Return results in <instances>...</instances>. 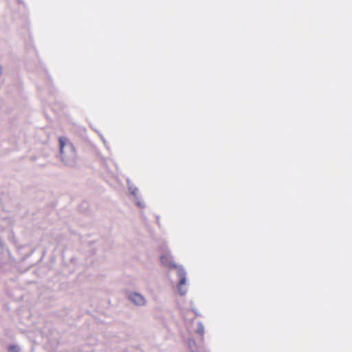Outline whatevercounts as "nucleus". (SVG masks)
I'll list each match as a JSON object with an SVG mask.
<instances>
[{
	"label": "nucleus",
	"instance_id": "nucleus-1",
	"mask_svg": "<svg viewBox=\"0 0 352 352\" xmlns=\"http://www.w3.org/2000/svg\"><path fill=\"white\" fill-rule=\"evenodd\" d=\"M130 299L137 305H143L145 303V300L142 296L139 294H133L130 296Z\"/></svg>",
	"mask_w": 352,
	"mask_h": 352
},
{
	"label": "nucleus",
	"instance_id": "nucleus-4",
	"mask_svg": "<svg viewBox=\"0 0 352 352\" xmlns=\"http://www.w3.org/2000/svg\"><path fill=\"white\" fill-rule=\"evenodd\" d=\"M66 142V139L63 137L59 138V144H60V153H63V147L65 146Z\"/></svg>",
	"mask_w": 352,
	"mask_h": 352
},
{
	"label": "nucleus",
	"instance_id": "nucleus-2",
	"mask_svg": "<svg viewBox=\"0 0 352 352\" xmlns=\"http://www.w3.org/2000/svg\"><path fill=\"white\" fill-rule=\"evenodd\" d=\"M178 276L179 277V285H178V289H179V292L181 293V294L183 295L185 294V292H182V287L183 285H184L186 284V274L183 271H179L178 273Z\"/></svg>",
	"mask_w": 352,
	"mask_h": 352
},
{
	"label": "nucleus",
	"instance_id": "nucleus-3",
	"mask_svg": "<svg viewBox=\"0 0 352 352\" xmlns=\"http://www.w3.org/2000/svg\"><path fill=\"white\" fill-rule=\"evenodd\" d=\"M160 259H161L162 263L164 265H171V261L170 260V255H163L161 256Z\"/></svg>",
	"mask_w": 352,
	"mask_h": 352
},
{
	"label": "nucleus",
	"instance_id": "nucleus-5",
	"mask_svg": "<svg viewBox=\"0 0 352 352\" xmlns=\"http://www.w3.org/2000/svg\"><path fill=\"white\" fill-rule=\"evenodd\" d=\"M20 349L19 346L17 345H10L8 346V351L9 352H19Z\"/></svg>",
	"mask_w": 352,
	"mask_h": 352
}]
</instances>
